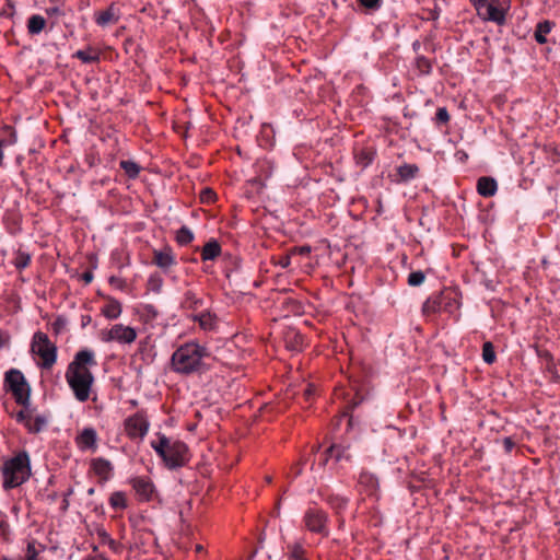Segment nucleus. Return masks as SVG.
<instances>
[{
    "instance_id": "3",
    "label": "nucleus",
    "mask_w": 560,
    "mask_h": 560,
    "mask_svg": "<svg viewBox=\"0 0 560 560\" xmlns=\"http://www.w3.org/2000/svg\"><path fill=\"white\" fill-rule=\"evenodd\" d=\"M151 446L171 469L184 466L189 459L187 445L180 441H171L165 435H159L156 441L151 442Z\"/></svg>"
},
{
    "instance_id": "1",
    "label": "nucleus",
    "mask_w": 560,
    "mask_h": 560,
    "mask_svg": "<svg viewBox=\"0 0 560 560\" xmlns=\"http://www.w3.org/2000/svg\"><path fill=\"white\" fill-rule=\"evenodd\" d=\"M97 364L94 351L83 349L77 352L74 359L67 368L66 381L72 389L74 397L80 402H84L90 398L94 376L91 368Z\"/></svg>"
},
{
    "instance_id": "35",
    "label": "nucleus",
    "mask_w": 560,
    "mask_h": 560,
    "mask_svg": "<svg viewBox=\"0 0 560 560\" xmlns=\"http://www.w3.org/2000/svg\"><path fill=\"white\" fill-rule=\"evenodd\" d=\"M482 359L488 364H491L495 361V352L491 342L483 343Z\"/></svg>"
},
{
    "instance_id": "39",
    "label": "nucleus",
    "mask_w": 560,
    "mask_h": 560,
    "mask_svg": "<svg viewBox=\"0 0 560 560\" xmlns=\"http://www.w3.org/2000/svg\"><path fill=\"white\" fill-rule=\"evenodd\" d=\"M32 415H33V412L31 410H27V409L21 410L16 415V420L19 422H22L26 427V422L30 421Z\"/></svg>"
},
{
    "instance_id": "42",
    "label": "nucleus",
    "mask_w": 560,
    "mask_h": 560,
    "mask_svg": "<svg viewBox=\"0 0 560 560\" xmlns=\"http://www.w3.org/2000/svg\"><path fill=\"white\" fill-rule=\"evenodd\" d=\"M310 250H311L310 247H300L298 249H294L293 253L299 252L301 255H306L310 253Z\"/></svg>"
},
{
    "instance_id": "44",
    "label": "nucleus",
    "mask_w": 560,
    "mask_h": 560,
    "mask_svg": "<svg viewBox=\"0 0 560 560\" xmlns=\"http://www.w3.org/2000/svg\"><path fill=\"white\" fill-rule=\"evenodd\" d=\"M314 393V388L310 385L307 386V388L304 390V395L308 398L311 395H313Z\"/></svg>"
},
{
    "instance_id": "23",
    "label": "nucleus",
    "mask_w": 560,
    "mask_h": 560,
    "mask_svg": "<svg viewBox=\"0 0 560 560\" xmlns=\"http://www.w3.org/2000/svg\"><path fill=\"white\" fill-rule=\"evenodd\" d=\"M418 171H419V168L416 164L405 163L397 167V173H398L399 178L405 182L415 178L416 175L418 174Z\"/></svg>"
},
{
    "instance_id": "45",
    "label": "nucleus",
    "mask_w": 560,
    "mask_h": 560,
    "mask_svg": "<svg viewBox=\"0 0 560 560\" xmlns=\"http://www.w3.org/2000/svg\"><path fill=\"white\" fill-rule=\"evenodd\" d=\"M92 279H93V276H92L91 273H85V275H84V280H85L86 282L92 281Z\"/></svg>"
},
{
    "instance_id": "21",
    "label": "nucleus",
    "mask_w": 560,
    "mask_h": 560,
    "mask_svg": "<svg viewBox=\"0 0 560 560\" xmlns=\"http://www.w3.org/2000/svg\"><path fill=\"white\" fill-rule=\"evenodd\" d=\"M100 26H107L118 21V15L114 7H109L106 10L100 12L95 19Z\"/></svg>"
},
{
    "instance_id": "43",
    "label": "nucleus",
    "mask_w": 560,
    "mask_h": 560,
    "mask_svg": "<svg viewBox=\"0 0 560 560\" xmlns=\"http://www.w3.org/2000/svg\"><path fill=\"white\" fill-rule=\"evenodd\" d=\"M280 265L285 268L290 265V256H287V257H283L281 260H280Z\"/></svg>"
},
{
    "instance_id": "16",
    "label": "nucleus",
    "mask_w": 560,
    "mask_h": 560,
    "mask_svg": "<svg viewBox=\"0 0 560 560\" xmlns=\"http://www.w3.org/2000/svg\"><path fill=\"white\" fill-rule=\"evenodd\" d=\"M101 312L107 319H117L122 313V306L116 299H109Z\"/></svg>"
},
{
    "instance_id": "9",
    "label": "nucleus",
    "mask_w": 560,
    "mask_h": 560,
    "mask_svg": "<svg viewBox=\"0 0 560 560\" xmlns=\"http://www.w3.org/2000/svg\"><path fill=\"white\" fill-rule=\"evenodd\" d=\"M125 430L128 436L132 439L143 438L149 430V421L143 415L136 413L126 419Z\"/></svg>"
},
{
    "instance_id": "30",
    "label": "nucleus",
    "mask_w": 560,
    "mask_h": 560,
    "mask_svg": "<svg viewBox=\"0 0 560 560\" xmlns=\"http://www.w3.org/2000/svg\"><path fill=\"white\" fill-rule=\"evenodd\" d=\"M149 289L155 293H160L163 287V279L158 273L150 275L148 279Z\"/></svg>"
},
{
    "instance_id": "15",
    "label": "nucleus",
    "mask_w": 560,
    "mask_h": 560,
    "mask_svg": "<svg viewBox=\"0 0 560 560\" xmlns=\"http://www.w3.org/2000/svg\"><path fill=\"white\" fill-rule=\"evenodd\" d=\"M497 182L491 177H481L477 183V190L483 197H491L497 192Z\"/></svg>"
},
{
    "instance_id": "18",
    "label": "nucleus",
    "mask_w": 560,
    "mask_h": 560,
    "mask_svg": "<svg viewBox=\"0 0 560 560\" xmlns=\"http://www.w3.org/2000/svg\"><path fill=\"white\" fill-rule=\"evenodd\" d=\"M48 418L45 415L33 413L25 428L30 433H39L46 428Z\"/></svg>"
},
{
    "instance_id": "46",
    "label": "nucleus",
    "mask_w": 560,
    "mask_h": 560,
    "mask_svg": "<svg viewBox=\"0 0 560 560\" xmlns=\"http://www.w3.org/2000/svg\"><path fill=\"white\" fill-rule=\"evenodd\" d=\"M58 324H62V325H65V320H63V319L58 318V319L56 320L55 325L57 326Z\"/></svg>"
},
{
    "instance_id": "13",
    "label": "nucleus",
    "mask_w": 560,
    "mask_h": 560,
    "mask_svg": "<svg viewBox=\"0 0 560 560\" xmlns=\"http://www.w3.org/2000/svg\"><path fill=\"white\" fill-rule=\"evenodd\" d=\"M97 434L93 428H84L77 436V445L82 451L96 448Z\"/></svg>"
},
{
    "instance_id": "6",
    "label": "nucleus",
    "mask_w": 560,
    "mask_h": 560,
    "mask_svg": "<svg viewBox=\"0 0 560 560\" xmlns=\"http://www.w3.org/2000/svg\"><path fill=\"white\" fill-rule=\"evenodd\" d=\"M31 350L42 359L40 365L45 369L51 368L57 360V348L50 342L48 336L42 331L34 334Z\"/></svg>"
},
{
    "instance_id": "20",
    "label": "nucleus",
    "mask_w": 560,
    "mask_h": 560,
    "mask_svg": "<svg viewBox=\"0 0 560 560\" xmlns=\"http://www.w3.org/2000/svg\"><path fill=\"white\" fill-rule=\"evenodd\" d=\"M555 24L550 21H542L539 22L536 26L534 37L537 43L539 44H546L547 43V35L551 32Z\"/></svg>"
},
{
    "instance_id": "8",
    "label": "nucleus",
    "mask_w": 560,
    "mask_h": 560,
    "mask_svg": "<svg viewBox=\"0 0 560 560\" xmlns=\"http://www.w3.org/2000/svg\"><path fill=\"white\" fill-rule=\"evenodd\" d=\"M136 338V329L122 324H115L109 329L101 331V340L104 342L117 341L119 343L130 345Z\"/></svg>"
},
{
    "instance_id": "19",
    "label": "nucleus",
    "mask_w": 560,
    "mask_h": 560,
    "mask_svg": "<svg viewBox=\"0 0 560 560\" xmlns=\"http://www.w3.org/2000/svg\"><path fill=\"white\" fill-rule=\"evenodd\" d=\"M92 468L103 479H108L112 474V464L104 458H95L92 462Z\"/></svg>"
},
{
    "instance_id": "34",
    "label": "nucleus",
    "mask_w": 560,
    "mask_h": 560,
    "mask_svg": "<svg viewBox=\"0 0 560 560\" xmlns=\"http://www.w3.org/2000/svg\"><path fill=\"white\" fill-rule=\"evenodd\" d=\"M30 261H31V256L28 254H26L24 252H19L14 256L13 265L18 269H24L28 266Z\"/></svg>"
},
{
    "instance_id": "25",
    "label": "nucleus",
    "mask_w": 560,
    "mask_h": 560,
    "mask_svg": "<svg viewBox=\"0 0 560 560\" xmlns=\"http://www.w3.org/2000/svg\"><path fill=\"white\" fill-rule=\"evenodd\" d=\"M440 310H441V298L439 295L428 298L422 306V311L427 315L436 313Z\"/></svg>"
},
{
    "instance_id": "27",
    "label": "nucleus",
    "mask_w": 560,
    "mask_h": 560,
    "mask_svg": "<svg viewBox=\"0 0 560 560\" xmlns=\"http://www.w3.org/2000/svg\"><path fill=\"white\" fill-rule=\"evenodd\" d=\"M120 167L130 178H136L139 175V165L131 160H124L120 162Z\"/></svg>"
},
{
    "instance_id": "47",
    "label": "nucleus",
    "mask_w": 560,
    "mask_h": 560,
    "mask_svg": "<svg viewBox=\"0 0 560 560\" xmlns=\"http://www.w3.org/2000/svg\"><path fill=\"white\" fill-rule=\"evenodd\" d=\"M506 447L510 448L512 446V443L509 439L505 440Z\"/></svg>"
},
{
    "instance_id": "29",
    "label": "nucleus",
    "mask_w": 560,
    "mask_h": 560,
    "mask_svg": "<svg viewBox=\"0 0 560 560\" xmlns=\"http://www.w3.org/2000/svg\"><path fill=\"white\" fill-rule=\"evenodd\" d=\"M192 240H194V234L188 228L183 226L177 231L176 241L180 245H186V244L190 243Z\"/></svg>"
},
{
    "instance_id": "33",
    "label": "nucleus",
    "mask_w": 560,
    "mask_h": 560,
    "mask_svg": "<svg viewBox=\"0 0 560 560\" xmlns=\"http://www.w3.org/2000/svg\"><path fill=\"white\" fill-rule=\"evenodd\" d=\"M328 503L334 510L339 512L347 506L348 500L345 497L334 494L328 498Z\"/></svg>"
},
{
    "instance_id": "31",
    "label": "nucleus",
    "mask_w": 560,
    "mask_h": 560,
    "mask_svg": "<svg viewBox=\"0 0 560 560\" xmlns=\"http://www.w3.org/2000/svg\"><path fill=\"white\" fill-rule=\"evenodd\" d=\"M184 306L187 308H197L199 305L202 304V301L196 296V294L191 291H188L185 293Z\"/></svg>"
},
{
    "instance_id": "41",
    "label": "nucleus",
    "mask_w": 560,
    "mask_h": 560,
    "mask_svg": "<svg viewBox=\"0 0 560 560\" xmlns=\"http://www.w3.org/2000/svg\"><path fill=\"white\" fill-rule=\"evenodd\" d=\"M361 4L369 9H376L380 7L381 0H360Z\"/></svg>"
},
{
    "instance_id": "10",
    "label": "nucleus",
    "mask_w": 560,
    "mask_h": 560,
    "mask_svg": "<svg viewBox=\"0 0 560 560\" xmlns=\"http://www.w3.org/2000/svg\"><path fill=\"white\" fill-rule=\"evenodd\" d=\"M304 523L308 530L318 534H326V515L317 509H310L304 515Z\"/></svg>"
},
{
    "instance_id": "4",
    "label": "nucleus",
    "mask_w": 560,
    "mask_h": 560,
    "mask_svg": "<svg viewBox=\"0 0 560 560\" xmlns=\"http://www.w3.org/2000/svg\"><path fill=\"white\" fill-rule=\"evenodd\" d=\"M3 487L12 489L24 483L31 475V462L26 452H20L2 467Z\"/></svg>"
},
{
    "instance_id": "12",
    "label": "nucleus",
    "mask_w": 560,
    "mask_h": 560,
    "mask_svg": "<svg viewBox=\"0 0 560 560\" xmlns=\"http://www.w3.org/2000/svg\"><path fill=\"white\" fill-rule=\"evenodd\" d=\"M153 256L154 264L164 272H167L176 264L175 255L170 247L154 250Z\"/></svg>"
},
{
    "instance_id": "24",
    "label": "nucleus",
    "mask_w": 560,
    "mask_h": 560,
    "mask_svg": "<svg viewBox=\"0 0 560 560\" xmlns=\"http://www.w3.org/2000/svg\"><path fill=\"white\" fill-rule=\"evenodd\" d=\"M45 25H46V20L42 15H39V14L32 15L27 22L28 33L34 34V35L39 34L44 30Z\"/></svg>"
},
{
    "instance_id": "11",
    "label": "nucleus",
    "mask_w": 560,
    "mask_h": 560,
    "mask_svg": "<svg viewBox=\"0 0 560 560\" xmlns=\"http://www.w3.org/2000/svg\"><path fill=\"white\" fill-rule=\"evenodd\" d=\"M358 486L361 493H365L374 500L378 499V480L374 475L362 472L359 477Z\"/></svg>"
},
{
    "instance_id": "5",
    "label": "nucleus",
    "mask_w": 560,
    "mask_h": 560,
    "mask_svg": "<svg viewBox=\"0 0 560 560\" xmlns=\"http://www.w3.org/2000/svg\"><path fill=\"white\" fill-rule=\"evenodd\" d=\"M478 11V14L487 21L502 24L505 21V12L509 10L511 0H470Z\"/></svg>"
},
{
    "instance_id": "36",
    "label": "nucleus",
    "mask_w": 560,
    "mask_h": 560,
    "mask_svg": "<svg viewBox=\"0 0 560 560\" xmlns=\"http://www.w3.org/2000/svg\"><path fill=\"white\" fill-rule=\"evenodd\" d=\"M75 57L85 63H92L98 59L97 55L91 50H78Z\"/></svg>"
},
{
    "instance_id": "37",
    "label": "nucleus",
    "mask_w": 560,
    "mask_h": 560,
    "mask_svg": "<svg viewBox=\"0 0 560 560\" xmlns=\"http://www.w3.org/2000/svg\"><path fill=\"white\" fill-rule=\"evenodd\" d=\"M425 277L420 270L413 271L408 277V284L411 287H418L423 283Z\"/></svg>"
},
{
    "instance_id": "48",
    "label": "nucleus",
    "mask_w": 560,
    "mask_h": 560,
    "mask_svg": "<svg viewBox=\"0 0 560 560\" xmlns=\"http://www.w3.org/2000/svg\"><path fill=\"white\" fill-rule=\"evenodd\" d=\"M418 47H419V43L418 42L413 43V48L417 49Z\"/></svg>"
},
{
    "instance_id": "49",
    "label": "nucleus",
    "mask_w": 560,
    "mask_h": 560,
    "mask_svg": "<svg viewBox=\"0 0 560 560\" xmlns=\"http://www.w3.org/2000/svg\"><path fill=\"white\" fill-rule=\"evenodd\" d=\"M84 560H93V559H91V558H86V559H84Z\"/></svg>"
},
{
    "instance_id": "28",
    "label": "nucleus",
    "mask_w": 560,
    "mask_h": 560,
    "mask_svg": "<svg viewBox=\"0 0 560 560\" xmlns=\"http://www.w3.org/2000/svg\"><path fill=\"white\" fill-rule=\"evenodd\" d=\"M110 505L116 510H121L127 506L126 495L122 492H114L109 498Z\"/></svg>"
},
{
    "instance_id": "32",
    "label": "nucleus",
    "mask_w": 560,
    "mask_h": 560,
    "mask_svg": "<svg viewBox=\"0 0 560 560\" xmlns=\"http://www.w3.org/2000/svg\"><path fill=\"white\" fill-rule=\"evenodd\" d=\"M327 454H328L329 458H335L336 462H339L342 458H348V455L346 454V450L339 445H331L327 450Z\"/></svg>"
},
{
    "instance_id": "38",
    "label": "nucleus",
    "mask_w": 560,
    "mask_h": 560,
    "mask_svg": "<svg viewBox=\"0 0 560 560\" xmlns=\"http://www.w3.org/2000/svg\"><path fill=\"white\" fill-rule=\"evenodd\" d=\"M214 192L210 188H205L201 194L200 198L202 202L210 203L214 200Z\"/></svg>"
},
{
    "instance_id": "2",
    "label": "nucleus",
    "mask_w": 560,
    "mask_h": 560,
    "mask_svg": "<svg viewBox=\"0 0 560 560\" xmlns=\"http://www.w3.org/2000/svg\"><path fill=\"white\" fill-rule=\"evenodd\" d=\"M209 355L208 349L198 342H185L173 352L171 366L178 374L199 373L206 369L205 360Z\"/></svg>"
},
{
    "instance_id": "22",
    "label": "nucleus",
    "mask_w": 560,
    "mask_h": 560,
    "mask_svg": "<svg viewBox=\"0 0 560 560\" xmlns=\"http://www.w3.org/2000/svg\"><path fill=\"white\" fill-rule=\"evenodd\" d=\"M221 253V247L217 241L208 242L202 248V259L203 260H212L218 257Z\"/></svg>"
},
{
    "instance_id": "26",
    "label": "nucleus",
    "mask_w": 560,
    "mask_h": 560,
    "mask_svg": "<svg viewBox=\"0 0 560 560\" xmlns=\"http://www.w3.org/2000/svg\"><path fill=\"white\" fill-rule=\"evenodd\" d=\"M288 549V560H306L305 550L300 544L290 545Z\"/></svg>"
},
{
    "instance_id": "40",
    "label": "nucleus",
    "mask_w": 560,
    "mask_h": 560,
    "mask_svg": "<svg viewBox=\"0 0 560 560\" xmlns=\"http://www.w3.org/2000/svg\"><path fill=\"white\" fill-rule=\"evenodd\" d=\"M436 118L442 122L448 121L450 115H448L446 108H439L436 112Z\"/></svg>"
},
{
    "instance_id": "14",
    "label": "nucleus",
    "mask_w": 560,
    "mask_h": 560,
    "mask_svg": "<svg viewBox=\"0 0 560 560\" xmlns=\"http://www.w3.org/2000/svg\"><path fill=\"white\" fill-rule=\"evenodd\" d=\"M132 487L143 500H149L153 493L154 486L150 479L137 477L132 480Z\"/></svg>"
},
{
    "instance_id": "7",
    "label": "nucleus",
    "mask_w": 560,
    "mask_h": 560,
    "mask_svg": "<svg viewBox=\"0 0 560 560\" xmlns=\"http://www.w3.org/2000/svg\"><path fill=\"white\" fill-rule=\"evenodd\" d=\"M5 384L9 390L12 392L15 401L21 405H26L30 400V387L21 371L11 369L5 373Z\"/></svg>"
},
{
    "instance_id": "17",
    "label": "nucleus",
    "mask_w": 560,
    "mask_h": 560,
    "mask_svg": "<svg viewBox=\"0 0 560 560\" xmlns=\"http://www.w3.org/2000/svg\"><path fill=\"white\" fill-rule=\"evenodd\" d=\"M194 319L199 323V326L203 330H213L217 327L218 318L210 312H201L198 315H194Z\"/></svg>"
}]
</instances>
